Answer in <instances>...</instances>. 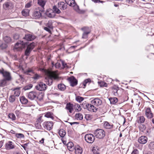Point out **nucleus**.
<instances>
[{
	"mask_svg": "<svg viewBox=\"0 0 154 154\" xmlns=\"http://www.w3.org/2000/svg\"><path fill=\"white\" fill-rule=\"evenodd\" d=\"M53 11H54L55 13L59 14L60 13V11L59 8H57L56 6H54L53 7Z\"/></svg>",
	"mask_w": 154,
	"mask_h": 154,
	"instance_id": "obj_42",
	"label": "nucleus"
},
{
	"mask_svg": "<svg viewBox=\"0 0 154 154\" xmlns=\"http://www.w3.org/2000/svg\"><path fill=\"white\" fill-rule=\"evenodd\" d=\"M35 38V36L33 35L27 34L25 35L23 38L26 39L27 41H31L34 40Z\"/></svg>",
	"mask_w": 154,
	"mask_h": 154,
	"instance_id": "obj_16",
	"label": "nucleus"
},
{
	"mask_svg": "<svg viewBox=\"0 0 154 154\" xmlns=\"http://www.w3.org/2000/svg\"><path fill=\"white\" fill-rule=\"evenodd\" d=\"M3 6L5 9L8 10L12 8V5L11 2H7L3 4Z\"/></svg>",
	"mask_w": 154,
	"mask_h": 154,
	"instance_id": "obj_19",
	"label": "nucleus"
},
{
	"mask_svg": "<svg viewBox=\"0 0 154 154\" xmlns=\"http://www.w3.org/2000/svg\"><path fill=\"white\" fill-rule=\"evenodd\" d=\"M58 87L61 91H64L66 88L65 85L63 84H59L58 85Z\"/></svg>",
	"mask_w": 154,
	"mask_h": 154,
	"instance_id": "obj_38",
	"label": "nucleus"
},
{
	"mask_svg": "<svg viewBox=\"0 0 154 154\" xmlns=\"http://www.w3.org/2000/svg\"><path fill=\"white\" fill-rule=\"evenodd\" d=\"M47 86L46 84L43 82H41L38 85L35 86L36 89L39 91L45 90L46 89Z\"/></svg>",
	"mask_w": 154,
	"mask_h": 154,
	"instance_id": "obj_9",
	"label": "nucleus"
},
{
	"mask_svg": "<svg viewBox=\"0 0 154 154\" xmlns=\"http://www.w3.org/2000/svg\"><path fill=\"white\" fill-rule=\"evenodd\" d=\"M44 116L46 117L50 118L52 119H53L54 118L53 113L50 112H48L45 113Z\"/></svg>",
	"mask_w": 154,
	"mask_h": 154,
	"instance_id": "obj_27",
	"label": "nucleus"
},
{
	"mask_svg": "<svg viewBox=\"0 0 154 154\" xmlns=\"http://www.w3.org/2000/svg\"><path fill=\"white\" fill-rule=\"evenodd\" d=\"M100 85L101 87H106L107 86V84L103 82H100Z\"/></svg>",
	"mask_w": 154,
	"mask_h": 154,
	"instance_id": "obj_57",
	"label": "nucleus"
},
{
	"mask_svg": "<svg viewBox=\"0 0 154 154\" xmlns=\"http://www.w3.org/2000/svg\"><path fill=\"white\" fill-rule=\"evenodd\" d=\"M84 98L83 97L79 96H78L76 97V100L79 102H82Z\"/></svg>",
	"mask_w": 154,
	"mask_h": 154,
	"instance_id": "obj_46",
	"label": "nucleus"
},
{
	"mask_svg": "<svg viewBox=\"0 0 154 154\" xmlns=\"http://www.w3.org/2000/svg\"><path fill=\"white\" fill-rule=\"evenodd\" d=\"M66 2L69 6L74 5V3L75 2V0H65Z\"/></svg>",
	"mask_w": 154,
	"mask_h": 154,
	"instance_id": "obj_31",
	"label": "nucleus"
},
{
	"mask_svg": "<svg viewBox=\"0 0 154 154\" xmlns=\"http://www.w3.org/2000/svg\"><path fill=\"white\" fill-rule=\"evenodd\" d=\"M75 108L76 111L78 112L80 111L82 109L81 106L78 104H76L75 105Z\"/></svg>",
	"mask_w": 154,
	"mask_h": 154,
	"instance_id": "obj_44",
	"label": "nucleus"
},
{
	"mask_svg": "<svg viewBox=\"0 0 154 154\" xmlns=\"http://www.w3.org/2000/svg\"><path fill=\"white\" fill-rule=\"evenodd\" d=\"M45 73L48 76L46 84L49 85L52 84L53 82L52 79H56L58 78V73L57 71H51L48 70L45 71Z\"/></svg>",
	"mask_w": 154,
	"mask_h": 154,
	"instance_id": "obj_2",
	"label": "nucleus"
},
{
	"mask_svg": "<svg viewBox=\"0 0 154 154\" xmlns=\"http://www.w3.org/2000/svg\"><path fill=\"white\" fill-rule=\"evenodd\" d=\"M8 117L11 119L12 121H14L16 120V117L15 115L13 113H10L8 116Z\"/></svg>",
	"mask_w": 154,
	"mask_h": 154,
	"instance_id": "obj_40",
	"label": "nucleus"
},
{
	"mask_svg": "<svg viewBox=\"0 0 154 154\" xmlns=\"http://www.w3.org/2000/svg\"><path fill=\"white\" fill-rule=\"evenodd\" d=\"M9 100L10 102H14L15 100V96L14 95L10 96L9 97Z\"/></svg>",
	"mask_w": 154,
	"mask_h": 154,
	"instance_id": "obj_43",
	"label": "nucleus"
},
{
	"mask_svg": "<svg viewBox=\"0 0 154 154\" xmlns=\"http://www.w3.org/2000/svg\"><path fill=\"white\" fill-rule=\"evenodd\" d=\"M38 94L35 91L29 92L28 94V98L31 100H33L37 98Z\"/></svg>",
	"mask_w": 154,
	"mask_h": 154,
	"instance_id": "obj_11",
	"label": "nucleus"
},
{
	"mask_svg": "<svg viewBox=\"0 0 154 154\" xmlns=\"http://www.w3.org/2000/svg\"><path fill=\"white\" fill-rule=\"evenodd\" d=\"M31 51L29 49H28L27 48L26 49L25 52V55L26 56H28L29 55V54H30V53Z\"/></svg>",
	"mask_w": 154,
	"mask_h": 154,
	"instance_id": "obj_54",
	"label": "nucleus"
},
{
	"mask_svg": "<svg viewBox=\"0 0 154 154\" xmlns=\"http://www.w3.org/2000/svg\"><path fill=\"white\" fill-rule=\"evenodd\" d=\"M73 105L70 103H68L66 104V108L69 110L70 113H72L73 110Z\"/></svg>",
	"mask_w": 154,
	"mask_h": 154,
	"instance_id": "obj_20",
	"label": "nucleus"
},
{
	"mask_svg": "<svg viewBox=\"0 0 154 154\" xmlns=\"http://www.w3.org/2000/svg\"><path fill=\"white\" fill-rule=\"evenodd\" d=\"M61 63L62 64L63 68H65L67 66L66 63L63 61H61Z\"/></svg>",
	"mask_w": 154,
	"mask_h": 154,
	"instance_id": "obj_61",
	"label": "nucleus"
},
{
	"mask_svg": "<svg viewBox=\"0 0 154 154\" xmlns=\"http://www.w3.org/2000/svg\"><path fill=\"white\" fill-rule=\"evenodd\" d=\"M67 147L68 149L70 151H72L75 149L73 144L72 142H69L67 144Z\"/></svg>",
	"mask_w": 154,
	"mask_h": 154,
	"instance_id": "obj_24",
	"label": "nucleus"
},
{
	"mask_svg": "<svg viewBox=\"0 0 154 154\" xmlns=\"http://www.w3.org/2000/svg\"><path fill=\"white\" fill-rule=\"evenodd\" d=\"M58 7L61 10H64L67 8V6L66 4L63 2H60L58 3Z\"/></svg>",
	"mask_w": 154,
	"mask_h": 154,
	"instance_id": "obj_17",
	"label": "nucleus"
},
{
	"mask_svg": "<svg viewBox=\"0 0 154 154\" xmlns=\"http://www.w3.org/2000/svg\"><path fill=\"white\" fill-rule=\"evenodd\" d=\"M70 82V85L72 86H74L77 84V81L73 76H72L68 78Z\"/></svg>",
	"mask_w": 154,
	"mask_h": 154,
	"instance_id": "obj_13",
	"label": "nucleus"
},
{
	"mask_svg": "<svg viewBox=\"0 0 154 154\" xmlns=\"http://www.w3.org/2000/svg\"><path fill=\"white\" fill-rule=\"evenodd\" d=\"M71 6L73 7L74 9L77 11H78L79 10V7L76 4L75 2V3H74V5H72V6Z\"/></svg>",
	"mask_w": 154,
	"mask_h": 154,
	"instance_id": "obj_50",
	"label": "nucleus"
},
{
	"mask_svg": "<svg viewBox=\"0 0 154 154\" xmlns=\"http://www.w3.org/2000/svg\"><path fill=\"white\" fill-rule=\"evenodd\" d=\"M6 148L7 149H10L14 148V146L12 143L11 141H9L6 144Z\"/></svg>",
	"mask_w": 154,
	"mask_h": 154,
	"instance_id": "obj_23",
	"label": "nucleus"
},
{
	"mask_svg": "<svg viewBox=\"0 0 154 154\" xmlns=\"http://www.w3.org/2000/svg\"><path fill=\"white\" fill-rule=\"evenodd\" d=\"M46 14L48 17L50 18L54 17L55 15V12L51 9H48L46 12Z\"/></svg>",
	"mask_w": 154,
	"mask_h": 154,
	"instance_id": "obj_14",
	"label": "nucleus"
},
{
	"mask_svg": "<svg viewBox=\"0 0 154 154\" xmlns=\"http://www.w3.org/2000/svg\"><path fill=\"white\" fill-rule=\"evenodd\" d=\"M131 154H138V151L137 149L134 150Z\"/></svg>",
	"mask_w": 154,
	"mask_h": 154,
	"instance_id": "obj_64",
	"label": "nucleus"
},
{
	"mask_svg": "<svg viewBox=\"0 0 154 154\" xmlns=\"http://www.w3.org/2000/svg\"><path fill=\"white\" fill-rule=\"evenodd\" d=\"M29 10L27 9L23 10L22 12V15L24 16H27L29 15Z\"/></svg>",
	"mask_w": 154,
	"mask_h": 154,
	"instance_id": "obj_34",
	"label": "nucleus"
},
{
	"mask_svg": "<svg viewBox=\"0 0 154 154\" xmlns=\"http://www.w3.org/2000/svg\"><path fill=\"white\" fill-rule=\"evenodd\" d=\"M145 115L149 119H150L153 117V113L150 108L148 107L145 109Z\"/></svg>",
	"mask_w": 154,
	"mask_h": 154,
	"instance_id": "obj_7",
	"label": "nucleus"
},
{
	"mask_svg": "<svg viewBox=\"0 0 154 154\" xmlns=\"http://www.w3.org/2000/svg\"><path fill=\"white\" fill-rule=\"evenodd\" d=\"M91 80L89 79H85L82 85H83V87H82L83 88H85L86 86V84L87 83L89 84L91 82Z\"/></svg>",
	"mask_w": 154,
	"mask_h": 154,
	"instance_id": "obj_39",
	"label": "nucleus"
},
{
	"mask_svg": "<svg viewBox=\"0 0 154 154\" xmlns=\"http://www.w3.org/2000/svg\"><path fill=\"white\" fill-rule=\"evenodd\" d=\"M32 16L35 19H39L42 17V13L40 10L36 11L33 12Z\"/></svg>",
	"mask_w": 154,
	"mask_h": 154,
	"instance_id": "obj_12",
	"label": "nucleus"
},
{
	"mask_svg": "<svg viewBox=\"0 0 154 154\" xmlns=\"http://www.w3.org/2000/svg\"><path fill=\"white\" fill-rule=\"evenodd\" d=\"M85 109H87L88 111L91 112H96L97 108L95 107L93 104L87 103L84 107Z\"/></svg>",
	"mask_w": 154,
	"mask_h": 154,
	"instance_id": "obj_6",
	"label": "nucleus"
},
{
	"mask_svg": "<svg viewBox=\"0 0 154 154\" xmlns=\"http://www.w3.org/2000/svg\"><path fill=\"white\" fill-rule=\"evenodd\" d=\"M61 64V60H60L55 64V66L56 68H59L60 67Z\"/></svg>",
	"mask_w": 154,
	"mask_h": 154,
	"instance_id": "obj_51",
	"label": "nucleus"
},
{
	"mask_svg": "<svg viewBox=\"0 0 154 154\" xmlns=\"http://www.w3.org/2000/svg\"><path fill=\"white\" fill-rule=\"evenodd\" d=\"M28 42H23V41H19L15 45L14 49L16 51H20L23 48L27 45V48L31 51L34 48L35 43L34 42H32L29 45H28Z\"/></svg>",
	"mask_w": 154,
	"mask_h": 154,
	"instance_id": "obj_1",
	"label": "nucleus"
},
{
	"mask_svg": "<svg viewBox=\"0 0 154 154\" xmlns=\"http://www.w3.org/2000/svg\"><path fill=\"white\" fill-rule=\"evenodd\" d=\"M35 127L38 129H40L41 128V126L39 123L37 122V124L35 125Z\"/></svg>",
	"mask_w": 154,
	"mask_h": 154,
	"instance_id": "obj_63",
	"label": "nucleus"
},
{
	"mask_svg": "<svg viewBox=\"0 0 154 154\" xmlns=\"http://www.w3.org/2000/svg\"><path fill=\"white\" fill-rule=\"evenodd\" d=\"M148 140L147 137L146 136H142L138 139V142L140 143L144 144L146 143Z\"/></svg>",
	"mask_w": 154,
	"mask_h": 154,
	"instance_id": "obj_15",
	"label": "nucleus"
},
{
	"mask_svg": "<svg viewBox=\"0 0 154 154\" xmlns=\"http://www.w3.org/2000/svg\"><path fill=\"white\" fill-rule=\"evenodd\" d=\"M104 126V128L107 129H111L113 128V125L109 124L107 122H105Z\"/></svg>",
	"mask_w": 154,
	"mask_h": 154,
	"instance_id": "obj_25",
	"label": "nucleus"
},
{
	"mask_svg": "<svg viewBox=\"0 0 154 154\" xmlns=\"http://www.w3.org/2000/svg\"><path fill=\"white\" fill-rule=\"evenodd\" d=\"M83 116L80 113H78L75 115V118L77 120H81L83 119Z\"/></svg>",
	"mask_w": 154,
	"mask_h": 154,
	"instance_id": "obj_28",
	"label": "nucleus"
},
{
	"mask_svg": "<svg viewBox=\"0 0 154 154\" xmlns=\"http://www.w3.org/2000/svg\"><path fill=\"white\" fill-rule=\"evenodd\" d=\"M32 5V2L28 3L26 5L25 7L26 8H29Z\"/></svg>",
	"mask_w": 154,
	"mask_h": 154,
	"instance_id": "obj_62",
	"label": "nucleus"
},
{
	"mask_svg": "<svg viewBox=\"0 0 154 154\" xmlns=\"http://www.w3.org/2000/svg\"><path fill=\"white\" fill-rule=\"evenodd\" d=\"M38 3L42 8H43L45 5V0H38Z\"/></svg>",
	"mask_w": 154,
	"mask_h": 154,
	"instance_id": "obj_36",
	"label": "nucleus"
},
{
	"mask_svg": "<svg viewBox=\"0 0 154 154\" xmlns=\"http://www.w3.org/2000/svg\"><path fill=\"white\" fill-rule=\"evenodd\" d=\"M109 100L111 104H115L118 101L117 98L116 97L110 98Z\"/></svg>",
	"mask_w": 154,
	"mask_h": 154,
	"instance_id": "obj_33",
	"label": "nucleus"
},
{
	"mask_svg": "<svg viewBox=\"0 0 154 154\" xmlns=\"http://www.w3.org/2000/svg\"><path fill=\"white\" fill-rule=\"evenodd\" d=\"M32 87V84H29L24 88V89L25 90L30 89Z\"/></svg>",
	"mask_w": 154,
	"mask_h": 154,
	"instance_id": "obj_47",
	"label": "nucleus"
},
{
	"mask_svg": "<svg viewBox=\"0 0 154 154\" xmlns=\"http://www.w3.org/2000/svg\"><path fill=\"white\" fill-rule=\"evenodd\" d=\"M90 33L89 31L84 32L83 34L82 38H86L88 37V34Z\"/></svg>",
	"mask_w": 154,
	"mask_h": 154,
	"instance_id": "obj_45",
	"label": "nucleus"
},
{
	"mask_svg": "<svg viewBox=\"0 0 154 154\" xmlns=\"http://www.w3.org/2000/svg\"><path fill=\"white\" fill-rule=\"evenodd\" d=\"M42 116H40L37 120L36 122L38 123H41L42 122L43 120L42 119Z\"/></svg>",
	"mask_w": 154,
	"mask_h": 154,
	"instance_id": "obj_56",
	"label": "nucleus"
},
{
	"mask_svg": "<svg viewBox=\"0 0 154 154\" xmlns=\"http://www.w3.org/2000/svg\"><path fill=\"white\" fill-rule=\"evenodd\" d=\"M4 41L7 43H10L11 41V39L10 37L8 36H6L3 38Z\"/></svg>",
	"mask_w": 154,
	"mask_h": 154,
	"instance_id": "obj_32",
	"label": "nucleus"
},
{
	"mask_svg": "<svg viewBox=\"0 0 154 154\" xmlns=\"http://www.w3.org/2000/svg\"><path fill=\"white\" fill-rule=\"evenodd\" d=\"M7 45L5 44H2V42L0 40V47L2 49H5L7 47Z\"/></svg>",
	"mask_w": 154,
	"mask_h": 154,
	"instance_id": "obj_52",
	"label": "nucleus"
},
{
	"mask_svg": "<svg viewBox=\"0 0 154 154\" xmlns=\"http://www.w3.org/2000/svg\"><path fill=\"white\" fill-rule=\"evenodd\" d=\"M19 37V34L16 33L14 35H13V38L14 39H15L16 40L18 39Z\"/></svg>",
	"mask_w": 154,
	"mask_h": 154,
	"instance_id": "obj_59",
	"label": "nucleus"
},
{
	"mask_svg": "<svg viewBox=\"0 0 154 154\" xmlns=\"http://www.w3.org/2000/svg\"><path fill=\"white\" fill-rule=\"evenodd\" d=\"M7 80L4 79L0 80V86H5L7 83Z\"/></svg>",
	"mask_w": 154,
	"mask_h": 154,
	"instance_id": "obj_41",
	"label": "nucleus"
},
{
	"mask_svg": "<svg viewBox=\"0 0 154 154\" xmlns=\"http://www.w3.org/2000/svg\"><path fill=\"white\" fill-rule=\"evenodd\" d=\"M59 134L61 137H63L66 135V133L64 130L61 129L59 132Z\"/></svg>",
	"mask_w": 154,
	"mask_h": 154,
	"instance_id": "obj_35",
	"label": "nucleus"
},
{
	"mask_svg": "<svg viewBox=\"0 0 154 154\" xmlns=\"http://www.w3.org/2000/svg\"><path fill=\"white\" fill-rule=\"evenodd\" d=\"M53 123L52 122H45L43 124L44 128L48 130H50L52 128Z\"/></svg>",
	"mask_w": 154,
	"mask_h": 154,
	"instance_id": "obj_8",
	"label": "nucleus"
},
{
	"mask_svg": "<svg viewBox=\"0 0 154 154\" xmlns=\"http://www.w3.org/2000/svg\"><path fill=\"white\" fill-rule=\"evenodd\" d=\"M75 154H81L82 152V148L79 146L75 147L74 149Z\"/></svg>",
	"mask_w": 154,
	"mask_h": 154,
	"instance_id": "obj_26",
	"label": "nucleus"
},
{
	"mask_svg": "<svg viewBox=\"0 0 154 154\" xmlns=\"http://www.w3.org/2000/svg\"><path fill=\"white\" fill-rule=\"evenodd\" d=\"M20 101L23 104H26L28 102L27 99L24 96L20 97Z\"/></svg>",
	"mask_w": 154,
	"mask_h": 154,
	"instance_id": "obj_29",
	"label": "nucleus"
},
{
	"mask_svg": "<svg viewBox=\"0 0 154 154\" xmlns=\"http://www.w3.org/2000/svg\"><path fill=\"white\" fill-rule=\"evenodd\" d=\"M119 90V88L118 87L115 86L113 87L112 90V94L114 96H116L118 95V92Z\"/></svg>",
	"mask_w": 154,
	"mask_h": 154,
	"instance_id": "obj_22",
	"label": "nucleus"
},
{
	"mask_svg": "<svg viewBox=\"0 0 154 154\" xmlns=\"http://www.w3.org/2000/svg\"><path fill=\"white\" fill-rule=\"evenodd\" d=\"M145 119L143 116H140L137 117L136 122L139 124H143L145 122Z\"/></svg>",
	"mask_w": 154,
	"mask_h": 154,
	"instance_id": "obj_18",
	"label": "nucleus"
},
{
	"mask_svg": "<svg viewBox=\"0 0 154 154\" xmlns=\"http://www.w3.org/2000/svg\"><path fill=\"white\" fill-rule=\"evenodd\" d=\"M94 134L96 138L99 139H103L106 135L105 131L102 129L96 130Z\"/></svg>",
	"mask_w": 154,
	"mask_h": 154,
	"instance_id": "obj_3",
	"label": "nucleus"
},
{
	"mask_svg": "<svg viewBox=\"0 0 154 154\" xmlns=\"http://www.w3.org/2000/svg\"><path fill=\"white\" fill-rule=\"evenodd\" d=\"M91 104H93L94 106H98L102 104V100L98 98H95L91 101Z\"/></svg>",
	"mask_w": 154,
	"mask_h": 154,
	"instance_id": "obj_10",
	"label": "nucleus"
},
{
	"mask_svg": "<svg viewBox=\"0 0 154 154\" xmlns=\"http://www.w3.org/2000/svg\"><path fill=\"white\" fill-rule=\"evenodd\" d=\"M20 88L19 87H17L14 88L13 91H14V94L15 97H18L20 95Z\"/></svg>",
	"mask_w": 154,
	"mask_h": 154,
	"instance_id": "obj_21",
	"label": "nucleus"
},
{
	"mask_svg": "<svg viewBox=\"0 0 154 154\" xmlns=\"http://www.w3.org/2000/svg\"><path fill=\"white\" fill-rule=\"evenodd\" d=\"M138 128L140 131L141 132L144 131L146 128L145 125L144 124H140V125L139 126Z\"/></svg>",
	"mask_w": 154,
	"mask_h": 154,
	"instance_id": "obj_30",
	"label": "nucleus"
},
{
	"mask_svg": "<svg viewBox=\"0 0 154 154\" xmlns=\"http://www.w3.org/2000/svg\"><path fill=\"white\" fill-rule=\"evenodd\" d=\"M52 24V21L51 20H49L47 24V27L50 29H52L53 26Z\"/></svg>",
	"mask_w": 154,
	"mask_h": 154,
	"instance_id": "obj_48",
	"label": "nucleus"
},
{
	"mask_svg": "<svg viewBox=\"0 0 154 154\" xmlns=\"http://www.w3.org/2000/svg\"><path fill=\"white\" fill-rule=\"evenodd\" d=\"M149 147L152 149H154V142H151L149 145Z\"/></svg>",
	"mask_w": 154,
	"mask_h": 154,
	"instance_id": "obj_58",
	"label": "nucleus"
},
{
	"mask_svg": "<svg viewBox=\"0 0 154 154\" xmlns=\"http://www.w3.org/2000/svg\"><path fill=\"white\" fill-rule=\"evenodd\" d=\"M40 77V75H38L37 74H35L33 76L32 78L34 80H37L39 79Z\"/></svg>",
	"mask_w": 154,
	"mask_h": 154,
	"instance_id": "obj_53",
	"label": "nucleus"
},
{
	"mask_svg": "<svg viewBox=\"0 0 154 154\" xmlns=\"http://www.w3.org/2000/svg\"><path fill=\"white\" fill-rule=\"evenodd\" d=\"M85 138L87 142L92 143L95 140V137L91 134H87L85 135Z\"/></svg>",
	"mask_w": 154,
	"mask_h": 154,
	"instance_id": "obj_5",
	"label": "nucleus"
},
{
	"mask_svg": "<svg viewBox=\"0 0 154 154\" xmlns=\"http://www.w3.org/2000/svg\"><path fill=\"white\" fill-rule=\"evenodd\" d=\"M92 151L93 154H100L99 151L97 147H94L92 149Z\"/></svg>",
	"mask_w": 154,
	"mask_h": 154,
	"instance_id": "obj_37",
	"label": "nucleus"
},
{
	"mask_svg": "<svg viewBox=\"0 0 154 154\" xmlns=\"http://www.w3.org/2000/svg\"><path fill=\"white\" fill-rule=\"evenodd\" d=\"M16 136L17 138H23L24 137V135L21 133H18V134H16Z\"/></svg>",
	"mask_w": 154,
	"mask_h": 154,
	"instance_id": "obj_55",
	"label": "nucleus"
},
{
	"mask_svg": "<svg viewBox=\"0 0 154 154\" xmlns=\"http://www.w3.org/2000/svg\"><path fill=\"white\" fill-rule=\"evenodd\" d=\"M0 73L2 74L4 79L7 81H10L12 78L10 73L8 72L5 71L3 69L0 70Z\"/></svg>",
	"mask_w": 154,
	"mask_h": 154,
	"instance_id": "obj_4",
	"label": "nucleus"
},
{
	"mask_svg": "<svg viewBox=\"0 0 154 154\" xmlns=\"http://www.w3.org/2000/svg\"><path fill=\"white\" fill-rule=\"evenodd\" d=\"M81 30L83 31L84 32H87L88 31H89L90 32V30L89 28L88 27H85L82 28L81 29Z\"/></svg>",
	"mask_w": 154,
	"mask_h": 154,
	"instance_id": "obj_49",
	"label": "nucleus"
},
{
	"mask_svg": "<svg viewBox=\"0 0 154 154\" xmlns=\"http://www.w3.org/2000/svg\"><path fill=\"white\" fill-rule=\"evenodd\" d=\"M44 29L45 30L48 32L49 33L51 34V29L48 28V27H45Z\"/></svg>",
	"mask_w": 154,
	"mask_h": 154,
	"instance_id": "obj_60",
	"label": "nucleus"
}]
</instances>
